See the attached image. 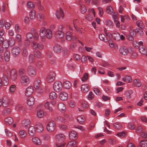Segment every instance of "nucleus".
<instances>
[{
  "mask_svg": "<svg viewBox=\"0 0 147 147\" xmlns=\"http://www.w3.org/2000/svg\"><path fill=\"white\" fill-rule=\"evenodd\" d=\"M39 34L40 37L42 41H45V37L48 39H51L53 35L52 32L50 29H46L44 28L41 29Z\"/></svg>",
  "mask_w": 147,
  "mask_h": 147,
  "instance_id": "nucleus-1",
  "label": "nucleus"
},
{
  "mask_svg": "<svg viewBox=\"0 0 147 147\" xmlns=\"http://www.w3.org/2000/svg\"><path fill=\"white\" fill-rule=\"evenodd\" d=\"M55 138L57 142L56 146L57 147H64L65 144L60 143L59 142H62L65 139V136L62 134H57L55 136Z\"/></svg>",
  "mask_w": 147,
  "mask_h": 147,
  "instance_id": "nucleus-2",
  "label": "nucleus"
},
{
  "mask_svg": "<svg viewBox=\"0 0 147 147\" xmlns=\"http://www.w3.org/2000/svg\"><path fill=\"white\" fill-rule=\"evenodd\" d=\"M29 81V78L27 76L22 75L21 76L20 82L22 85L24 86L27 85L28 84Z\"/></svg>",
  "mask_w": 147,
  "mask_h": 147,
  "instance_id": "nucleus-3",
  "label": "nucleus"
},
{
  "mask_svg": "<svg viewBox=\"0 0 147 147\" xmlns=\"http://www.w3.org/2000/svg\"><path fill=\"white\" fill-rule=\"evenodd\" d=\"M53 88L56 92H59L62 88V85L61 82L59 81L55 82L53 85Z\"/></svg>",
  "mask_w": 147,
  "mask_h": 147,
  "instance_id": "nucleus-4",
  "label": "nucleus"
},
{
  "mask_svg": "<svg viewBox=\"0 0 147 147\" xmlns=\"http://www.w3.org/2000/svg\"><path fill=\"white\" fill-rule=\"evenodd\" d=\"M56 124L55 122L52 121H49L47 126V130L49 132H51L53 131L55 128Z\"/></svg>",
  "mask_w": 147,
  "mask_h": 147,
  "instance_id": "nucleus-5",
  "label": "nucleus"
},
{
  "mask_svg": "<svg viewBox=\"0 0 147 147\" xmlns=\"http://www.w3.org/2000/svg\"><path fill=\"white\" fill-rule=\"evenodd\" d=\"M28 74L30 75L34 76L36 74V71L35 67L33 66H30L27 69Z\"/></svg>",
  "mask_w": 147,
  "mask_h": 147,
  "instance_id": "nucleus-6",
  "label": "nucleus"
},
{
  "mask_svg": "<svg viewBox=\"0 0 147 147\" xmlns=\"http://www.w3.org/2000/svg\"><path fill=\"white\" fill-rule=\"evenodd\" d=\"M55 15L57 19H63L64 18V13L63 9L60 7L56 11Z\"/></svg>",
  "mask_w": 147,
  "mask_h": 147,
  "instance_id": "nucleus-7",
  "label": "nucleus"
},
{
  "mask_svg": "<svg viewBox=\"0 0 147 147\" xmlns=\"http://www.w3.org/2000/svg\"><path fill=\"white\" fill-rule=\"evenodd\" d=\"M32 46L34 49H38L39 50H42L44 48V45L41 42L37 43L33 42L32 44Z\"/></svg>",
  "mask_w": 147,
  "mask_h": 147,
  "instance_id": "nucleus-8",
  "label": "nucleus"
},
{
  "mask_svg": "<svg viewBox=\"0 0 147 147\" xmlns=\"http://www.w3.org/2000/svg\"><path fill=\"white\" fill-rule=\"evenodd\" d=\"M11 52L13 56L16 57L20 53V49L18 47H15L12 49Z\"/></svg>",
  "mask_w": 147,
  "mask_h": 147,
  "instance_id": "nucleus-9",
  "label": "nucleus"
},
{
  "mask_svg": "<svg viewBox=\"0 0 147 147\" xmlns=\"http://www.w3.org/2000/svg\"><path fill=\"white\" fill-rule=\"evenodd\" d=\"M55 37L57 39H61L64 36V33L62 31L57 30L54 32Z\"/></svg>",
  "mask_w": 147,
  "mask_h": 147,
  "instance_id": "nucleus-10",
  "label": "nucleus"
},
{
  "mask_svg": "<svg viewBox=\"0 0 147 147\" xmlns=\"http://www.w3.org/2000/svg\"><path fill=\"white\" fill-rule=\"evenodd\" d=\"M119 52L121 55L123 56H125L127 55L128 51L126 47L123 46L120 48Z\"/></svg>",
  "mask_w": 147,
  "mask_h": 147,
  "instance_id": "nucleus-11",
  "label": "nucleus"
},
{
  "mask_svg": "<svg viewBox=\"0 0 147 147\" xmlns=\"http://www.w3.org/2000/svg\"><path fill=\"white\" fill-rule=\"evenodd\" d=\"M55 74L53 73H50L47 76V81L49 82H53L55 79Z\"/></svg>",
  "mask_w": 147,
  "mask_h": 147,
  "instance_id": "nucleus-12",
  "label": "nucleus"
},
{
  "mask_svg": "<svg viewBox=\"0 0 147 147\" xmlns=\"http://www.w3.org/2000/svg\"><path fill=\"white\" fill-rule=\"evenodd\" d=\"M33 88L32 86L28 87L25 91V95L27 96L31 95L33 92Z\"/></svg>",
  "mask_w": 147,
  "mask_h": 147,
  "instance_id": "nucleus-13",
  "label": "nucleus"
},
{
  "mask_svg": "<svg viewBox=\"0 0 147 147\" xmlns=\"http://www.w3.org/2000/svg\"><path fill=\"white\" fill-rule=\"evenodd\" d=\"M37 131L39 133L42 132L43 130V127L42 124L39 123H37L35 125Z\"/></svg>",
  "mask_w": 147,
  "mask_h": 147,
  "instance_id": "nucleus-14",
  "label": "nucleus"
},
{
  "mask_svg": "<svg viewBox=\"0 0 147 147\" xmlns=\"http://www.w3.org/2000/svg\"><path fill=\"white\" fill-rule=\"evenodd\" d=\"M41 84V81L38 78L35 79L34 82V86L35 88L36 89L38 88Z\"/></svg>",
  "mask_w": 147,
  "mask_h": 147,
  "instance_id": "nucleus-15",
  "label": "nucleus"
},
{
  "mask_svg": "<svg viewBox=\"0 0 147 147\" xmlns=\"http://www.w3.org/2000/svg\"><path fill=\"white\" fill-rule=\"evenodd\" d=\"M30 121L29 119H24L22 122V125L23 127L26 128L30 125Z\"/></svg>",
  "mask_w": 147,
  "mask_h": 147,
  "instance_id": "nucleus-16",
  "label": "nucleus"
},
{
  "mask_svg": "<svg viewBox=\"0 0 147 147\" xmlns=\"http://www.w3.org/2000/svg\"><path fill=\"white\" fill-rule=\"evenodd\" d=\"M42 105H40L38 108V109L37 112V115L38 118H42L44 116V111L42 109H39L40 107Z\"/></svg>",
  "mask_w": 147,
  "mask_h": 147,
  "instance_id": "nucleus-17",
  "label": "nucleus"
},
{
  "mask_svg": "<svg viewBox=\"0 0 147 147\" xmlns=\"http://www.w3.org/2000/svg\"><path fill=\"white\" fill-rule=\"evenodd\" d=\"M89 88V87L88 84H84L82 85L81 89L82 92L86 93L88 91Z\"/></svg>",
  "mask_w": 147,
  "mask_h": 147,
  "instance_id": "nucleus-18",
  "label": "nucleus"
},
{
  "mask_svg": "<svg viewBox=\"0 0 147 147\" xmlns=\"http://www.w3.org/2000/svg\"><path fill=\"white\" fill-rule=\"evenodd\" d=\"M88 106L87 102L84 101L82 103L80 108H78V110L80 111H82L85 109L87 108Z\"/></svg>",
  "mask_w": 147,
  "mask_h": 147,
  "instance_id": "nucleus-19",
  "label": "nucleus"
},
{
  "mask_svg": "<svg viewBox=\"0 0 147 147\" xmlns=\"http://www.w3.org/2000/svg\"><path fill=\"white\" fill-rule=\"evenodd\" d=\"M55 121L62 123H65L67 121V120L65 118L63 117L60 116H58L55 117Z\"/></svg>",
  "mask_w": 147,
  "mask_h": 147,
  "instance_id": "nucleus-20",
  "label": "nucleus"
},
{
  "mask_svg": "<svg viewBox=\"0 0 147 147\" xmlns=\"http://www.w3.org/2000/svg\"><path fill=\"white\" fill-rule=\"evenodd\" d=\"M55 52L57 53H60L62 52V49L61 46L58 45H55L53 48Z\"/></svg>",
  "mask_w": 147,
  "mask_h": 147,
  "instance_id": "nucleus-21",
  "label": "nucleus"
},
{
  "mask_svg": "<svg viewBox=\"0 0 147 147\" xmlns=\"http://www.w3.org/2000/svg\"><path fill=\"white\" fill-rule=\"evenodd\" d=\"M11 74V78L13 80H16L17 77V74L16 70L14 69L12 70Z\"/></svg>",
  "mask_w": 147,
  "mask_h": 147,
  "instance_id": "nucleus-22",
  "label": "nucleus"
},
{
  "mask_svg": "<svg viewBox=\"0 0 147 147\" xmlns=\"http://www.w3.org/2000/svg\"><path fill=\"white\" fill-rule=\"evenodd\" d=\"M59 97L62 100H65L67 98V94L65 92H61L59 94Z\"/></svg>",
  "mask_w": 147,
  "mask_h": 147,
  "instance_id": "nucleus-23",
  "label": "nucleus"
},
{
  "mask_svg": "<svg viewBox=\"0 0 147 147\" xmlns=\"http://www.w3.org/2000/svg\"><path fill=\"white\" fill-rule=\"evenodd\" d=\"M34 99L33 97H31L28 98L27 99V104L30 106L33 105L34 103Z\"/></svg>",
  "mask_w": 147,
  "mask_h": 147,
  "instance_id": "nucleus-24",
  "label": "nucleus"
},
{
  "mask_svg": "<svg viewBox=\"0 0 147 147\" xmlns=\"http://www.w3.org/2000/svg\"><path fill=\"white\" fill-rule=\"evenodd\" d=\"M78 137V135L76 132L74 131H71L69 134V137L70 139H73L77 138Z\"/></svg>",
  "mask_w": 147,
  "mask_h": 147,
  "instance_id": "nucleus-25",
  "label": "nucleus"
},
{
  "mask_svg": "<svg viewBox=\"0 0 147 147\" xmlns=\"http://www.w3.org/2000/svg\"><path fill=\"white\" fill-rule=\"evenodd\" d=\"M79 5L80 7V11L82 13H85L86 11V9L85 6L81 2H79Z\"/></svg>",
  "mask_w": 147,
  "mask_h": 147,
  "instance_id": "nucleus-26",
  "label": "nucleus"
},
{
  "mask_svg": "<svg viewBox=\"0 0 147 147\" xmlns=\"http://www.w3.org/2000/svg\"><path fill=\"white\" fill-rule=\"evenodd\" d=\"M4 59L6 61H8L10 59V53L9 51L6 50L4 54Z\"/></svg>",
  "mask_w": 147,
  "mask_h": 147,
  "instance_id": "nucleus-27",
  "label": "nucleus"
},
{
  "mask_svg": "<svg viewBox=\"0 0 147 147\" xmlns=\"http://www.w3.org/2000/svg\"><path fill=\"white\" fill-rule=\"evenodd\" d=\"M133 85L136 87H140L141 85V83L138 79H135L133 81Z\"/></svg>",
  "mask_w": 147,
  "mask_h": 147,
  "instance_id": "nucleus-28",
  "label": "nucleus"
},
{
  "mask_svg": "<svg viewBox=\"0 0 147 147\" xmlns=\"http://www.w3.org/2000/svg\"><path fill=\"white\" fill-rule=\"evenodd\" d=\"M121 80L123 82H126L128 83L131 82L132 81L131 78L129 76H126L122 78Z\"/></svg>",
  "mask_w": 147,
  "mask_h": 147,
  "instance_id": "nucleus-29",
  "label": "nucleus"
},
{
  "mask_svg": "<svg viewBox=\"0 0 147 147\" xmlns=\"http://www.w3.org/2000/svg\"><path fill=\"white\" fill-rule=\"evenodd\" d=\"M29 134L30 136H33L35 132V128L34 127L30 126L28 129Z\"/></svg>",
  "mask_w": 147,
  "mask_h": 147,
  "instance_id": "nucleus-30",
  "label": "nucleus"
},
{
  "mask_svg": "<svg viewBox=\"0 0 147 147\" xmlns=\"http://www.w3.org/2000/svg\"><path fill=\"white\" fill-rule=\"evenodd\" d=\"M49 101H47L45 104V107L49 111H52L53 110V109L51 106V104Z\"/></svg>",
  "mask_w": 147,
  "mask_h": 147,
  "instance_id": "nucleus-31",
  "label": "nucleus"
},
{
  "mask_svg": "<svg viewBox=\"0 0 147 147\" xmlns=\"http://www.w3.org/2000/svg\"><path fill=\"white\" fill-rule=\"evenodd\" d=\"M4 121L5 124L7 125L12 124L13 121V119L10 117L5 118Z\"/></svg>",
  "mask_w": 147,
  "mask_h": 147,
  "instance_id": "nucleus-32",
  "label": "nucleus"
},
{
  "mask_svg": "<svg viewBox=\"0 0 147 147\" xmlns=\"http://www.w3.org/2000/svg\"><path fill=\"white\" fill-rule=\"evenodd\" d=\"M76 142L74 141H71L69 142L67 145V147H76Z\"/></svg>",
  "mask_w": 147,
  "mask_h": 147,
  "instance_id": "nucleus-33",
  "label": "nucleus"
},
{
  "mask_svg": "<svg viewBox=\"0 0 147 147\" xmlns=\"http://www.w3.org/2000/svg\"><path fill=\"white\" fill-rule=\"evenodd\" d=\"M113 39L116 41H118L120 39V35L117 32H114L113 35Z\"/></svg>",
  "mask_w": 147,
  "mask_h": 147,
  "instance_id": "nucleus-34",
  "label": "nucleus"
},
{
  "mask_svg": "<svg viewBox=\"0 0 147 147\" xmlns=\"http://www.w3.org/2000/svg\"><path fill=\"white\" fill-rule=\"evenodd\" d=\"M32 141L34 144L37 145H39L41 144L40 140L37 137H33L32 138Z\"/></svg>",
  "mask_w": 147,
  "mask_h": 147,
  "instance_id": "nucleus-35",
  "label": "nucleus"
},
{
  "mask_svg": "<svg viewBox=\"0 0 147 147\" xmlns=\"http://www.w3.org/2000/svg\"><path fill=\"white\" fill-rule=\"evenodd\" d=\"M139 147H147V140H141L139 143Z\"/></svg>",
  "mask_w": 147,
  "mask_h": 147,
  "instance_id": "nucleus-36",
  "label": "nucleus"
},
{
  "mask_svg": "<svg viewBox=\"0 0 147 147\" xmlns=\"http://www.w3.org/2000/svg\"><path fill=\"white\" fill-rule=\"evenodd\" d=\"M31 31H32L33 34V38L36 40H38L39 39V36L38 33L36 30L34 29H32Z\"/></svg>",
  "mask_w": 147,
  "mask_h": 147,
  "instance_id": "nucleus-37",
  "label": "nucleus"
},
{
  "mask_svg": "<svg viewBox=\"0 0 147 147\" xmlns=\"http://www.w3.org/2000/svg\"><path fill=\"white\" fill-rule=\"evenodd\" d=\"M29 16L31 19H34L36 16L35 11L34 10H31L29 12Z\"/></svg>",
  "mask_w": 147,
  "mask_h": 147,
  "instance_id": "nucleus-38",
  "label": "nucleus"
},
{
  "mask_svg": "<svg viewBox=\"0 0 147 147\" xmlns=\"http://www.w3.org/2000/svg\"><path fill=\"white\" fill-rule=\"evenodd\" d=\"M19 135L20 138H25L26 136V133L24 130H22L19 132Z\"/></svg>",
  "mask_w": 147,
  "mask_h": 147,
  "instance_id": "nucleus-39",
  "label": "nucleus"
},
{
  "mask_svg": "<svg viewBox=\"0 0 147 147\" xmlns=\"http://www.w3.org/2000/svg\"><path fill=\"white\" fill-rule=\"evenodd\" d=\"M139 51L142 54H145L147 53V50L145 47L144 46H142L141 47H140L139 48Z\"/></svg>",
  "mask_w": 147,
  "mask_h": 147,
  "instance_id": "nucleus-40",
  "label": "nucleus"
},
{
  "mask_svg": "<svg viewBox=\"0 0 147 147\" xmlns=\"http://www.w3.org/2000/svg\"><path fill=\"white\" fill-rule=\"evenodd\" d=\"M71 86V83L68 81H65L63 83V86L65 89H68L70 88Z\"/></svg>",
  "mask_w": 147,
  "mask_h": 147,
  "instance_id": "nucleus-41",
  "label": "nucleus"
},
{
  "mask_svg": "<svg viewBox=\"0 0 147 147\" xmlns=\"http://www.w3.org/2000/svg\"><path fill=\"white\" fill-rule=\"evenodd\" d=\"M58 107L59 109L62 111H65L66 109L65 105L62 103H59L58 105Z\"/></svg>",
  "mask_w": 147,
  "mask_h": 147,
  "instance_id": "nucleus-42",
  "label": "nucleus"
},
{
  "mask_svg": "<svg viewBox=\"0 0 147 147\" xmlns=\"http://www.w3.org/2000/svg\"><path fill=\"white\" fill-rule=\"evenodd\" d=\"M99 39L102 41L107 42L108 40L105 35L103 34H100L99 36Z\"/></svg>",
  "mask_w": 147,
  "mask_h": 147,
  "instance_id": "nucleus-43",
  "label": "nucleus"
},
{
  "mask_svg": "<svg viewBox=\"0 0 147 147\" xmlns=\"http://www.w3.org/2000/svg\"><path fill=\"white\" fill-rule=\"evenodd\" d=\"M137 26L141 29H144L145 28V25L144 23L140 20L136 22Z\"/></svg>",
  "mask_w": 147,
  "mask_h": 147,
  "instance_id": "nucleus-44",
  "label": "nucleus"
},
{
  "mask_svg": "<svg viewBox=\"0 0 147 147\" xmlns=\"http://www.w3.org/2000/svg\"><path fill=\"white\" fill-rule=\"evenodd\" d=\"M85 120V118L84 116H80L77 117V121L80 123H83Z\"/></svg>",
  "mask_w": 147,
  "mask_h": 147,
  "instance_id": "nucleus-45",
  "label": "nucleus"
},
{
  "mask_svg": "<svg viewBox=\"0 0 147 147\" xmlns=\"http://www.w3.org/2000/svg\"><path fill=\"white\" fill-rule=\"evenodd\" d=\"M27 5L28 7L30 9H33L35 7L34 3L31 1H28L27 3Z\"/></svg>",
  "mask_w": 147,
  "mask_h": 147,
  "instance_id": "nucleus-46",
  "label": "nucleus"
},
{
  "mask_svg": "<svg viewBox=\"0 0 147 147\" xmlns=\"http://www.w3.org/2000/svg\"><path fill=\"white\" fill-rule=\"evenodd\" d=\"M3 80V85L5 86L8 84V80L6 75H4L2 77Z\"/></svg>",
  "mask_w": 147,
  "mask_h": 147,
  "instance_id": "nucleus-47",
  "label": "nucleus"
},
{
  "mask_svg": "<svg viewBox=\"0 0 147 147\" xmlns=\"http://www.w3.org/2000/svg\"><path fill=\"white\" fill-rule=\"evenodd\" d=\"M113 126L116 129H120L122 127L121 124L119 122H116L113 124Z\"/></svg>",
  "mask_w": 147,
  "mask_h": 147,
  "instance_id": "nucleus-48",
  "label": "nucleus"
},
{
  "mask_svg": "<svg viewBox=\"0 0 147 147\" xmlns=\"http://www.w3.org/2000/svg\"><path fill=\"white\" fill-rule=\"evenodd\" d=\"M49 97L51 99H54L57 97V95L54 92H52L50 93Z\"/></svg>",
  "mask_w": 147,
  "mask_h": 147,
  "instance_id": "nucleus-49",
  "label": "nucleus"
},
{
  "mask_svg": "<svg viewBox=\"0 0 147 147\" xmlns=\"http://www.w3.org/2000/svg\"><path fill=\"white\" fill-rule=\"evenodd\" d=\"M135 32L137 34L140 36H142L144 34V32L142 29H140L139 28L136 29Z\"/></svg>",
  "mask_w": 147,
  "mask_h": 147,
  "instance_id": "nucleus-50",
  "label": "nucleus"
},
{
  "mask_svg": "<svg viewBox=\"0 0 147 147\" xmlns=\"http://www.w3.org/2000/svg\"><path fill=\"white\" fill-rule=\"evenodd\" d=\"M76 20L74 21L73 23H71L69 25V28L71 30H73L76 28Z\"/></svg>",
  "mask_w": 147,
  "mask_h": 147,
  "instance_id": "nucleus-51",
  "label": "nucleus"
},
{
  "mask_svg": "<svg viewBox=\"0 0 147 147\" xmlns=\"http://www.w3.org/2000/svg\"><path fill=\"white\" fill-rule=\"evenodd\" d=\"M16 86L15 85H11L9 88V92L11 94H13L16 89Z\"/></svg>",
  "mask_w": 147,
  "mask_h": 147,
  "instance_id": "nucleus-52",
  "label": "nucleus"
},
{
  "mask_svg": "<svg viewBox=\"0 0 147 147\" xmlns=\"http://www.w3.org/2000/svg\"><path fill=\"white\" fill-rule=\"evenodd\" d=\"M107 12L109 14H111L113 12V9L111 6H109L106 8Z\"/></svg>",
  "mask_w": 147,
  "mask_h": 147,
  "instance_id": "nucleus-53",
  "label": "nucleus"
},
{
  "mask_svg": "<svg viewBox=\"0 0 147 147\" xmlns=\"http://www.w3.org/2000/svg\"><path fill=\"white\" fill-rule=\"evenodd\" d=\"M121 20V22H123L125 20H128L129 19V17L127 15H125V16H120Z\"/></svg>",
  "mask_w": 147,
  "mask_h": 147,
  "instance_id": "nucleus-54",
  "label": "nucleus"
},
{
  "mask_svg": "<svg viewBox=\"0 0 147 147\" xmlns=\"http://www.w3.org/2000/svg\"><path fill=\"white\" fill-rule=\"evenodd\" d=\"M66 38L68 41L70 40L72 38V35L70 32H67L66 34Z\"/></svg>",
  "mask_w": 147,
  "mask_h": 147,
  "instance_id": "nucleus-55",
  "label": "nucleus"
},
{
  "mask_svg": "<svg viewBox=\"0 0 147 147\" xmlns=\"http://www.w3.org/2000/svg\"><path fill=\"white\" fill-rule=\"evenodd\" d=\"M106 25L109 27H112L113 24L112 22L110 20H107L105 21Z\"/></svg>",
  "mask_w": 147,
  "mask_h": 147,
  "instance_id": "nucleus-56",
  "label": "nucleus"
},
{
  "mask_svg": "<svg viewBox=\"0 0 147 147\" xmlns=\"http://www.w3.org/2000/svg\"><path fill=\"white\" fill-rule=\"evenodd\" d=\"M23 56L24 57H26L28 55V53L27 49L24 47L23 49V52L22 53Z\"/></svg>",
  "mask_w": 147,
  "mask_h": 147,
  "instance_id": "nucleus-57",
  "label": "nucleus"
},
{
  "mask_svg": "<svg viewBox=\"0 0 147 147\" xmlns=\"http://www.w3.org/2000/svg\"><path fill=\"white\" fill-rule=\"evenodd\" d=\"M34 55L35 57L39 58L41 56V54L39 51H36L34 52Z\"/></svg>",
  "mask_w": 147,
  "mask_h": 147,
  "instance_id": "nucleus-58",
  "label": "nucleus"
},
{
  "mask_svg": "<svg viewBox=\"0 0 147 147\" xmlns=\"http://www.w3.org/2000/svg\"><path fill=\"white\" fill-rule=\"evenodd\" d=\"M112 17L115 22V21H117L118 18V13L116 12H114L113 14Z\"/></svg>",
  "mask_w": 147,
  "mask_h": 147,
  "instance_id": "nucleus-59",
  "label": "nucleus"
},
{
  "mask_svg": "<svg viewBox=\"0 0 147 147\" xmlns=\"http://www.w3.org/2000/svg\"><path fill=\"white\" fill-rule=\"evenodd\" d=\"M15 37L16 42H20L22 41V38L19 34H16Z\"/></svg>",
  "mask_w": 147,
  "mask_h": 147,
  "instance_id": "nucleus-60",
  "label": "nucleus"
},
{
  "mask_svg": "<svg viewBox=\"0 0 147 147\" xmlns=\"http://www.w3.org/2000/svg\"><path fill=\"white\" fill-rule=\"evenodd\" d=\"M59 127L61 130H65L68 129L67 126L64 124H61L59 125Z\"/></svg>",
  "mask_w": 147,
  "mask_h": 147,
  "instance_id": "nucleus-61",
  "label": "nucleus"
},
{
  "mask_svg": "<svg viewBox=\"0 0 147 147\" xmlns=\"http://www.w3.org/2000/svg\"><path fill=\"white\" fill-rule=\"evenodd\" d=\"M9 45L8 42L6 40H5L4 42L3 43V46L5 49H7L8 48Z\"/></svg>",
  "mask_w": 147,
  "mask_h": 147,
  "instance_id": "nucleus-62",
  "label": "nucleus"
},
{
  "mask_svg": "<svg viewBox=\"0 0 147 147\" xmlns=\"http://www.w3.org/2000/svg\"><path fill=\"white\" fill-rule=\"evenodd\" d=\"M11 109L9 108L5 109L3 111V114L7 115L9 114L11 112Z\"/></svg>",
  "mask_w": 147,
  "mask_h": 147,
  "instance_id": "nucleus-63",
  "label": "nucleus"
},
{
  "mask_svg": "<svg viewBox=\"0 0 147 147\" xmlns=\"http://www.w3.org/2000/svg\"><path fill=\"white\" fill-rule=\"evenodd\" d=\"M5 132L6 136L10 138L12 136V134L10 131L8 130L7 129H5Z\"/></svg>",
  "mask_w": 147,
  "mask_h": 147,
  "instance_id": "nucleus-64",
  "label": "nucleus"
}]
</instances>
